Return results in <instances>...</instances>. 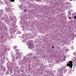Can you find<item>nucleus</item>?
<instances>
[{"instance_id":"obj_5","label":"nucleus","mask_w":76,"mask_h":76,"mask_svg":"<svg viewBox=\"0 0 76 76\" xmlns=\"http://www.w3.org/2000/svg\"><path fill=\"white\" fill-rule=\"evenodd\" d=\"M17 47V46H15L14 47V49H16Z\"/></svg>"},{"instance_id":"obj_14","label":"nucleus","mask_w":76,"mask_h":76,"mask_svg":"<svg viewBox=\"0 0 76 76\" xmlns=\"http://www.w3.org/2000/svg\"><path fill=\"white\" fill-rule=\"evenodd\" d=\"M71 72H72L71 71H70L69 72V73H70L72 74V73H71Z\"/></svg>"},{"instance_id":"obj_22","label":"nucleus","mask_w":76,"mask_h":76,"mask_svg":"<svg viewBox=\"0 0 76 76\" xmlns=\"http://www.w3.org/2000/svg\"><path fill=\"white\" fill-rule=\"evenodd\" d=\"M60 76H63V75H60Z\"/></svg>"},{"instance_id":"obj_6","label":"nucleus","mask_w":76,"mask_h":76,"mask_svg":"<svg viewBox=\"0 0 76 76\" xmlns=\"http://www.w3.org/2000/svg\"><path fill=\"white\" fill-rule=\"evenodd\" d=\"M17 56H19V55H20V53H17Z\"/></svg>"},{"instance_id":"obj_19","label":"nucleus","mask_w":76,"mask_h":76,"mask_svg":"<svg viewBox=\"0 0 76 76\" xmlns=\"http://www.w3.org/2000/svg\"><path fill=\"white\" fill-rule=\"evenodd\" d=\"M69 13H71V12L69 11Z\"/></svg>"},{"instance_id":"obj_15","label":"nucleus","mask_w":76,"mask_h":76,"mask_svg":"<svg viewBox=\"0 0 76 76\" xmlns=\"http://www.w3.org/2000/svg\"><path fill=\"white\" fill-rule=\"evenodd\" d=\"M69 19H71V17H69Z\"/></svg>"},{"instance_id":"obj_21","label":"nucleus","mask_w":76,"mask_h":76,"mask_svg":"<svg viewBox=\"0 0 76 76\" xmlns=\"http://www.w3.org/2000/svg\"><path fill=\"white\" fill-rule=\"evenodd\" d=\"M21 6H23V4H21Z\"/></svg>"},{"instance_id":"obj_1","label":"nucleus","mask_w":76,"mask_h":76,"mask_svg":"<svg viewBox=\"0 0 76 76\" xmlns=\"http://www.w3.org/2000/svg\"><path fill=\"white\" fill-rule=\"evenodd\" d=\"M5 10L6 12H10V9L9 7H6Z\"/></svg>"},{"instance_id":"obj_17","label":"nucleus","mask_w":76,"mask_h":76,"mask_svg":"<svg viewBox=\"0 0 76 76\" xmlns=\"http://www.w3.org/2000/svg\"><path fill=\"white\" fill-rule=\"evenodd\" d=\"M64 58H66V56H65V57H64Z\"/></svg>"},{"instance_id":"obj_23","label":"nucleus","mask_w":76,"mask_h":76,"mask_svg":"<svg viewBox=\"0 0 76 76\" xmlns=\"http://www.w3.org/2000/svg\"><path fill=\"white\" fill-rule=\"evenodd\" d=\"M75 36H76V34L75 35Z\"/></svg>"},{"instance_id":"obj_12","label":"nucleus","mask_w":76,"mask_h":76,"mask_svg":"<svg viewBox=\"0 0 76 76\" xmlns=\"http://www.w3.org/2000/svg\"><path fill=\"white\" fill-rule=\"evenodd\" d=\"M52 48H53V49L54 48V46L53 45L52 46Z\"/></svg>"},{"instance_id":"obj_7","label":"nucleus","mask_w":76,"mask_h":76,"mask_svg":"<svg viewBox=\"0 0 76 76\" xmlns=\"http://www.w3.org/2000/svg\"><path fill=\"white\" fill-rule=\"evenodd\" d=\"M70 66V64L69 63H68L67 65V66Z\"/></svg>"},{"instance_id":"obj_3","label":"nucleus","mask_w":76,"mask_h":76,"mask_svg":"<svg viewBox=\"0 0 76 76\" xmlns=\"http://www.w3.org/2000/svg\"><path fill=\"white\" fill-rule=\"evenodd\" d=\"M69 64H73V62L72 61H69Z\"/></svg>"},{"instance_id":"obj_8","label":"nucleus","mask_w":76,"mask_h":76,"mask_svg":"<svg viewBox=\"0 0 76 76\" xmlns=\"http://www.w3.org/2000/svg\"><path fill=\"white\" fill-rule=\"evenodd\" d=\"M11 1H12V2H14L15 1V0H11Z\"/></svg>"},{"instance_id":"obj_4","label":"nucleus","mask_w":76,"mask_h":76,"mask_svg":"<svg viewBox=\"0 0 76 76\" xmlns=\"http://www.w3.org/2000/svg\"><path fill=\"white\" fill-rule=\"evenodd\" d=\"M73 66V64H70L69 66V67L72 69V67H73V66Z\"/></svg>"},{"instance_id":"obj_13","label":"nucleus","mask_w":76,"mask_h":76,"mask_svg":"<svg viewBox=\"0 0 76 76\" xmlns=\"http://www.w3.org/2000/svg\"><path fill=\"white\" fill-rule=\"evenodd\" d=\"M74 18L75 19H76V16H75L74 17Z\"/></svg>"},{"instance_id":"obj_16","label":"nucleus","mask_w":76,"mask_h":76,"mask_svg":"<svg viewBox=\"0 0 76 76\" xmlns=\"http://www.w3.org/2000/svg\"><path fill=\"white\" fill-rule=\"evenodd\" d=\"M47 60H49V58H48L47 59Z\"/></svg>"},{"instance_id":"obj_20","label":"nucleus","mask_w":76,"mask_h":76,"mask_svg":"<svg viewBox=\"0 0 76 76\" xmlns=\"http://www.w3.org/2000/svg\"><path fill=\"white\" fill-rule=\"evenodd\" d=\"M69 1H72V0H69Z\"/></svg>"},{"instance_id":"obj_10","label":"nucleus","mask_w":76,"mask_h":76,"mask_svg":"<svg viewBox=\"0 0 76 76\" xmlns=\"http://www.w3.org/2000/svg\"><path fill=\"white\" fill-rule=\"evenodd\" d=\"M24 12H26V9H25L24 10Z\"/></svg>"},{"instance_id":"obj_18","label":"nucleus","mask_w":76,"mask_h":76,"mask_svg":"<svg viewBox=\"0 0 76 76\" xmlns=\"http://www.w3.org/2000/svg\"><path fill=\"white\" fill-rule=\"evenodd\" d=\"M64 61L66 60V59H64Z\"/></svg>"},{"instance_id":"obj_11","label":"nucleus","mask_w":76,"mask_h":76,"mask_svg":"<svg viewBox=\"0 0 76 76\" xmlns=\"http://www.w3.org/2000/svg\"><path fill=\"white\" fill-rule=\"evenodd\" d=\"M64 15V14H63V13H62L61 14V16H63Z\"/></svg>"},{"instance_id":"obj_9","label":"nucleus","mask_w":76,"mask_h":76,"mask_svg":"<svg viewBox=\"0 0 76 76\" xmlns=\"http://www.w3.org/2000/svg\"><path fill=\"white\" fill-rule=\"evenodd\" d=\"M16 60H18V57L17 56V57H16Z\"/></svg>"},{"instance_id":"obj_2","label":"nucleus","mask_w":76,"mask_h":76,"mask_svg":"<svg viewBox=\"0 0 76 76\" xmlns=\"http://www.w3.org/2000/svg\"><path fill=\"white\" fill-rule=\"evenodd\" d=\"M11 25H12V26H15V23H14V22L12 23Z\"/></svg>"}]
</instances>
